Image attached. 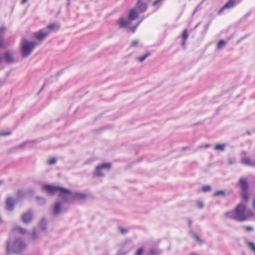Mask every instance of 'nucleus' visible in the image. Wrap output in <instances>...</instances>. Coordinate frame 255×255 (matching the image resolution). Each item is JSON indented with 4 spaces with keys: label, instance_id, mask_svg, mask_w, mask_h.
Wrapping results in <instances>:
<instances>
[{
    "label": "nucleus",
    "instance_id": "nucleus-1",
    "mask_svg": "<svg viewBox=\"0 0 255 255\" xmlns=\"http://www.w3.org/2000/svg\"><path fill=\"white\" fill-rule=\"evenodd\" d=\"M227 218H232L238 221H244L253 217V213L251 211H247L246 206L243 204H239L235 210L225 213Z\"/></svg>",
    "mask_w": 255,
    "mask_h": 255
},
{
    "label": "nucleus",
    "instance_id": "nucleus-2",
    "mask_svg": "<svg viewBox=\"0 0 255 255\" xmlns=\"http://www.w3.org/2000/svg\"><path fill=\"white\" fill-rule=\"evenodd\" d=\"M35 41H29L26 39H22L20 43L21 55L23 58L28 57L32 52L37 45Z\"/></svg>",
    "mask_w": 255,
    "mask_h": 255
},
{
    "label": "nucleus",
    "instance_id": "nucleus-3",
    "mask_svg": "<svg viewBox=\"0 0 255 255\" xmlns=\"http://www.w3.org/2000/svg\"><path fill=\"white\" fill-rule=\"evenodd\" d=\"M25 245L20 239H16L12 243L7 242L6 244L7 250L14 253H20Z\"/></svg>",
    "mask_w": 255,
    "mask_h": 255
},
{
    "label": "nucleus",
    "instance_id": "nucleus-4",
    "mask_svg": "<svg viewBox=\"0 0 255 255\" xmlns=\"http://www.w3.org/2000/svg\"><path fill=\"white\" fill-rule=\"evenodd\" d=\"M111 166V163H104L99 165L96 167L95 171L93 172V175L96 177H103L104 176V171L110 170Z\"/></svg>",
    "mask_w": 255,
    "mask_h": 255
},
{
    "label": "nucleus",
    "instance_id": "nucleus-5",
    "mask_svg": "<svg viewBox=\"0 0 255 255\" xmlns=\"http://www.w3.org/2000/svg\"><path fill=\"white\" fill-rule=\"evenodd\" d=\"M58 193L59 197L64 202H69L73 200V193L69 190L61 187Z\"/></svg>",
    "mask_w": 255,
    "mask_h": 255
},
{
    "label": "nucleus",
    "instance_id": "nucleus-6",
    "mask_svg": "<svg viewBox=\"0 0 255 255\" xmlns=\"http://www.w3.org/2000/svg\"><path fill=\"white\" fill-rule=\"evenodd\" d=\"M6 62L7 63H12L15 62L13 53L10 51H6L3 56H0V63Z\"/></svg>",
    "mask_w": 255,
    "mask_h": 255
},
{
    "label": "nucleus",
    "instance_id": "nucleus-7",
    "mask_svg": "<svg viewBox=\"0 0 255 255\" xmlns=\"http://www.w3.org/2000/svg\"><path fill=\"white\" fill-rule=\"evenodd\" d=\"M50 33L46 29H41L34 33V38L39 41H42Z\"/></svg>",
    "mask_w": 255,
    "mask_h": 255
},
{
    "label": "nucleus",
    "instance_id": "nucleus-8",
    "mask_svg": "<svg viewBox=\"0 0 255 255\" xmlns=\"http://www.w3.org/2000/svg\"><path fill=\"white\" fill-rule=\"evenodd\" d=\"M61 187L59 186H51L50 185H44L42 186L43 190H45L49 195H53L60 190Z\"/></svg>",
    "mask_w": 255,
    "mask_h": 255
},
{
    "label": "nucleus",
    "instance_id": "nucleus-9",
    "mask_svg": "<svg viewBox=\"0 0 255 255\" xmlns=\"http://www.w3.org/2000/svg\"><path fill=\"white\" fill-rule=\"evenodd\" d=\"M15 201L11 197H7L5 200V208L8 211H13L14 209Z\"/></svg>",
    "mask_w": 255,
    "mask_h": 255
},
{
    "label": "nucleus",
    "instance_id": "nucleus-10",
    "mask_svg": "<svg viewBox=\"0 0 255 255\" xmlns=\"http://www.w3.org/2000/svg\"><path fill=\"white\" fill-rule=\"evenodd\" d=\"M32 219L33 214L30 211L24 213L21 217V220L24 224L29 223L32 221Z\"/></svg>",
    "mask_w": 255,
    "mask_h": 255
},
{
    "label": "nucleus",
    "instance_id": "nucleus-11",
    "mask_svg": "<svg viewBox=\"0 0 255 255\" xmlns=\"http://www.w3.org/2000/svg\"><path fill=\"white\" fill-rule=\"evenodd\" d=\"M136 7L141 13L145 11L147 8V5L142 0H138L136 3Z\"/></svg>",
    "mask_w": 255,
    "mask_h": 255
},
{
    "label": "nucleus",
    "instance_id": "nucleus-12",
    "mask_svg": "<svg viewBox=\"0 0 255 255\" xmlns=\"http://www.w3.org/2000/svg\"><path fill=\"white\" fill-rule=\"evenodd\" d=\"M30 142H31V141H25L18 145L13 146L11 148H10V149H9L8 152L11 153L17 149H23L25 148L26 144L27 143H29Z\"/></svg>",
    "mask_w": 255,
    "mask_h": 255
},
{
    "label": "nucleus",
    "instance_id": "nucleus-13",
    "mask_svg": "<svg viewBox=\"0 0 255 255\" xmlns=\"http://www.w3.org/2000/svg\"><path fill=\"white\" fill-rule=\"evenodd\" d=\"M240 184L243 191H248L249 189V185L246 180L244 178H240Z\"/></svg>",
    "mask_w": 255,
    "mask_h": 255
},
{
    "label": "nucleus",
    "instance_id": "nucleus-14",
    "mask_svg": "<svg viewBox=\"0 0 255 255\" xmlns=\"http://www.w3.org/2000/svg\"><path fill=\"white\" fill-rule=\"evenodd\" d=\"M138 13L136 11L135 9L132 8L130 10L128 13V19L130 21H131L136 19L138 17Z\"/></svg>",
    "mask_w": 255,
    "mask_h": 255
},
{
    "label": "nucleus",
    "instance_id": "nucleus-15",
    "mask_svg": "<svg viewBox=\"0 0 255 255\" xmlns=\"http://www.w3.org/2000/svg\"><path fill=\"white\" fill-rule=\"evenodd\" d=\"M40 236L38 230L36 229H33L30 235V239L33 241H35L40 239Z\"/></svg>",
    "mask_w": 255,
    "mask_h": 255
},
{
    "label": "nucleus",
    "instance_id": "nucleus-16",
    "mask_svg": "<svg viewBox=\"0 0 255 255\" xmlns=\"http://www.w3.org/2000/svg\"><path fill=\"white\" fill-rule=\"evenodd\" d=\"M61 203L59 202L56 203L54 204V207H53V214L55 216L58 215L61 212Z\"/></svg>",
    "mask_w": 255,
    "mask_h": 255
},
{
    "label": "nucleus",
    "instance_id": "nucleus-17",
    "mask_svg": "<svg viewBox=\"0 0 255 255\" xmlns=\"http://www.w3.org/2000/svg\"><path fill=\"white\" fill-rule=\"evenodd\" d=\"M39 227L42 231H45L47 228V222L45 218H42L39 223Z\"/></svg>",
    "mask_w": 255,
    "mask_h": 255
},
{
    "label": "nucleus",
    "instance_id": "nucleus-18",
    "mask_svg": "<svg viewBox=\"0 0 255 255\" xmlns=\"http://www.w3.org/2000/svg\"><path fill=\"white\" fill-rule=\"evenodd\" d=\"M86 197H87L86 195L83 193L76 192V193H73V199H75L82 200V199H85L86 198Z\"/></svg>",
    "mask_w": 255,
    "mask_h": 255
},
{
    "label": "nucleus",
    "instance_id": "nucleus-19",
    "mask_svg": "<svg viewBox=\"0 0 255 255\" xmlns=\"http://www.w3.org/2000/svg\"><path fill=\"white\" fill-rule=\"evenodd\" d=\"M13 230L14 232H17L21 235H24L27 233V230L20 226H16Z\"/></svg>",
    "mask_w": 255,
    "mask_h": 255
},
{
    "label": "nucleus",
    "instance_id": "nucleus-20",
    "mask_svg": "<svg viewBox=\"0 0 255 255\" xmlns=\"http://www.w3.org/2000/svg\"><path fill=\"white\" fill-rule=\"evenodd\" d=\"M235 4L236 0H229L223 6V8H230L233 7Z\"/></svg>",
    "mask_w": 255,
    "mask_h": 255
},
{
    "label": "nucleus",
    "instance_id": "nucleus-21",
    "mask_svg": "<svg viewBox=\"0 0 255 255\" xmlns=\"http://www.w3.org/2000/svg\"><path fill=\"white\" fill-rule=\"evenodd\" d=\"M226 144L225 143L216 144L214 148L215 150L223 151L225 150Z\"/></svg>",
    "mask_w": 255,
    "mask_h": 255
},
{
    "label": "nucleus",
    "instance_id": "nucleus-22",
    "mask_svg": "<svg viewBox=\"0 0 255 255\" xmlns=\"http://www.w3.org/2000/svg\"><path fill=\"white\" fill-rule=\"evenodd\" d=\"M130 22L131 21L129 20H126L125 19H122L119 22V26L121 28L126 27L128 26L130 23Z\"/></svg>",
    "mask_w": 255,
    "mask_h": 255
},
{
    "label": "nucleus",
    "instance_id": "nucleus-23",
    "mask_svg": "<svg viewBox=\"0 0 255 255\" xmlns=\"http://www.w3.org/2000/svg\"><path fill=\"white\" fill-rule=\"evenodd\" d=\"M242 163L244 164L248 165L251 166H255V164L248 158H244L242 160Z\"/></svg>",
    "mask_w": 255,
    "mask_h": 255
},
{
    "label": "nucleus",
    "instance_id": "nucleus-24",
    "mask_svg": "<svg viewBox=\"0 0 255 255\" xmlns=\"http://www.w3.org/2000/svg\"><path fill=\"white\" fill-rule=\"evenodd\" d=\"M190 234L192 236V237L193 238H194L197 241V242H198L200 244L202 243V241H201L200 237L196 233H195L193 230L190 231Z\"/></svg>",
    "mask_w": 255,
    "mask_h": 255
},
{
    "label": "nucleus",
    "instance_id": "nucleus-25",
    "mask_svg": "<svg viewBox=\"0 0 255 255\" xmlns=\"http://www.w3.org/2000/svg\"><path fill=\"white\" fill-rule=\"evenodd\" d=\"M188 37H189V35H188L187 29H184L183 31V33H182V38L183 40V41L182 43V45L183 46H184L185 45L186 41L188 39Z\"/></svg>",
    "mask_w": 255,
    "mask_h": 255
},
{
    "label": "nucleus",
    "instance_id": "nucleus-26",
    "mask_svg": "<svg viewBox=\"0 0 255 255\" xmlns=\"http://www.w3.org/2000/svg\"><path fill=\"white\" fill-rule=\"evenodd\" d=\"M226 44V42L224 40H220L217 44V48L218 49H222L224 48Z\"/></svg>",
    "mask_w": 255,
    "mask_h": 255
},
{
    "label": "nucleus",
    "instance_id": "nucleus-27",
    "mask_svg": "<svg viewBox=\"0 0 255 255\" xmlns=\"http://www.w3.org/2000/svg\"><path fill=\"white\" fill-rule=\"evenodd\" d=\"M161 252L155 249H151L150 250V254L151 255H160Z\"/></svg>",
    "mask_w": 255,
    "mask_h": 255
},
{
    "label": "nucleus",
    "instance_id": "nucleus-28",
    "mask_svg": "<svg viewBox=\"0 0 255 255\" xmlns=\"http://www.w3.org/2000/svg\"><path fill=\"white\" fill-rule=\"evenodd\" d=\"M36 199L37 200L38 204L39 205H44L46 203L45 199L42 197H37Z\"/></svg>",
    "mask_w": 255,
    "mask_h": 255
},
{
    "label": "nucleus",
    "instance_id": "nucleus-29",
    "mask_svg": "<svg viewBox=\"0 0 255 255\" xmlns=\"http://www.w3.org/2000/svg\"><path fill=\"white\" fill-rule=\"evenodd\" d=\"M150 55V53H147L146 54H145V55H144L143 56H141L139 58H137V60L138 61H139L140 62H142L143 61H144L145 60V59L147 58Z\"/></svg>",
    "mask_w": 255,
    "mask_h": 255
},
{
    "label": "nucleus",
    "instance_id": "nucleus-30",
    "mask_svg": "<svg viewBox=\"0 0 255 255\" xmlns=\"http://www.w3.org/2000/svg\"><path fill=\"white\" fill-rule=\"evenodd\" d=\"M57 162V159L55 157H52L50 159H49L48 161H47V163L49 164V165H53L54 164H55Z\"/></svg>",
    "mask_w": 255,
    "mask_h": 255
},
{
    "label": "nucleus",
    "instance_id": "nucleus-31",
    "mask_svg": "<svg viewBox=\"0 0 255 255\" xmlns=\"http://www.w3.org/2000/svg\"><path fill=\"white\" fill-rule=\"evenodd\" d=\"M242 198L246 201H247L249 199V196L248 195L247 191H243L242 194Z\"/></svg>",
    "mask_w": 255,
    "mask_h": 255
},
{
    "label": "nucleus",
    "instance_id": "nucleus-32",
    "mask_svg": "<svg viewBox=\"0 0 255 255\" xmlns=\"http://www.w3.org/2000/svg\"><path fill=\"white\" fill-rule=\"evenodd\" d=\"M6 28L5 27L2 26L0 27V37H3L4 33L5 32Z\"/></svg>",
    "mask_w": 255,
    "mask_h": 255
},
{
    "label": "nucleus",
    "instance_id": "nucleus-33",
    "mask_svg": "<svg viewBox=\"0 0 255 255\" xmlns=\"http://www.w3.org/2000/svg\"><path fill=\"white\" fill-rule=\"evenodd\" d=\"M220 195L225 196V192L221 190V191H218L214 194V196H220Z\"/></svg>",
    "mask_w": 255,
    "mask_h": 255
},
{
    "label": "nucleus",
    "instance_id": "nucleus-34",
    "mask_svg": "<svg viewBox=\"0 0 255 255\" xmlns=\"http://www.w3.org/2000/svg\"><path fill=\"white\" fill-rule=\"evenodd\" d=\"M211 189V187L209 185H205L202 187V191L206 192L210 191Z\"/></svg>",
    "mask_w": 255,
    "mask_h": 255
},
{
    "label": "nucleus",
    "instance_id": "nucleus-35",
    "mask_svg": "<svg viewBox=\"0 0 255 255\" xmlns=\"http://www.w3.org/2000/svg\"><path fill=\"white\" fill-rule=\"evenodd\" d=\"M119 229L120 230V231L121 232V233L122 234H127L128 232V230L127 229H126V228H124L123 227H119Z\"/></svg>",
    "mask_w": 255,
    "mask_h": 255
},
{
    "label": "nucleus",
    "instance_id": "nucleus-36",
    "mask_svg": "<svg viewBox=\"0 0 255 255\" xmlns=\"http://www.w3.org/2000/svg\"><path fill=\"white\" fill-rule=\"evenodd\" d=\"M248 246L250 247V248L253 251H254L255 253V245L253 242H248Z\"/></svg>",
    "mask_w": 255,
    "mask_h": 255
},
{
    "label": "nucleus",
    "instance_id": "nucleus-37",
    "mask_svg": "<svg viewBox=\"0 0 255 255\" xmlns=\"http://www.w3.org/2000/svg\"><path fill=\"white\" fill-rule=\"evenodd\" d=\"M128 252V251L120 250L117 255H126Z\"/></svg>",
    "mask_w": 255,
    "mask_h": 255
},
{
    "label": "nucleus",
    "instance_id": "nucleus-38",
    "mask_svg": "<svg viewBox=\"0 0 255 255\" xmlns=\"http://www.w3.org/2000/svg\"><path fill=\"white\" fill-rule=\"evenodd\" d=\"M143 249L141 248H139L137 251H136V255H142L143 253Z\"/></svg>",
    "mask_w": 255,
    "mask_h": 255
},
{
    "label": "nucleus",
    "instance_id": "nucleus-39",
    "mask_svg": "<svg viewBox=\"0 0 255 255\" xmlns=\"http://www.w3.org/2000/svg\"><path fill=\"white\" fill-rule=\"evenodd\" d=\"M11 134V131H7V132H0V136H6V135H9Z\"/></svg>",
    "mask_w": 255,
    "mask_h": 255
},
{
    "label": "nucleus",
    "instance_id": "nucleus-40",
    "mask_svg": "<svg viewBox=\"0 0 255 255\" xmlns=\"http://www.w3.org/2000/svg\"><path fill=\"white\" fill-rule=\"evenodd\" d=\"M244 228L247 232H250L253 230V228L252 226H246Z\"/></svg>",
    "mask_w": 255,
    "mask_h": 255
},
{
    "label": "nucleus",
    "instance_id": "nucleus-41",
    "mask_svg": "<svg viewBox=\"0 0 255 255\" xmlns=\"http://www.w3.org/2000/svg\"><path fill=\"white\" fill-rule=\"evenodd\" d=\"M141 21V20H140L136 25H135L134 26H133V27L131 28L132 32L133 33L135 32L136 29L137 28V27L139 25V24L140 23Z\"/></svg>",
    "mask_w": 255,
    "mask_h": 255
},
{
    "label": "nucleus",
    "instance_id": "nucleus-42",
    "mask_svg": "<svg viewBox=\"0 0 255 255\" xmlns=\"http://www.w3.org/2000/svg\"><path fill=\"white\" fill-rule=\"evenodd\" d=\"M236 162V160L235 158L230 159L228 160V163L229 165H232L234 164Z\"/></svg>",
    "mask_w": 255,
    "mask_h": 255
},
{
    "label": "nucleus",
    "instance_id": "nucleus-43",
    "mask_svg": "<svg viewBox=\"0 0 255 255\" xmlns=\"http://www.w3.org/2000/svg\"><path fill=\"white\" fill-rule=\"evenodd\" d=\"M54 28V25L50 24V25H48L45 29H46L48 30H49V29H53Z\"/></svg>",
    "mask_w": 255,
    "mask_h": 255
},
{
    "label": "nucleus",
    "instance_id": "nucleus-44",
    "mask_svg": "<svg viewBox=\"0 0 255 255\" xmlns=\"http://www.w3.org/2000/svg\"><path fill=\"white\" fill-rule=\"evenodd\" d=\"M138 41L136 40L133 41L131 42L130 46L131 47L135 46L137 45Z\"/></svg>",
    "mask_w": 255,
    "mask_h": 255
},
{
    "label": "nucleus",
    "instance_id": "nucleus-45",
    "mask_svg": "<svg viewBox=\"0 0 255 255\" xmlns=\"http://www.w3.org/2000/svg\"><path fill=\"white\" fill-rule=\"evenodd\" d=\"M3 37H0V48L3 46Z\"/></svg>",
    "mask_w": 255,
    "mask_h": 255
},
{
    "label": "nucleus",
    "instance_id": "nucleus-46",
    "mask_svg": "<svg viewBox=\"0 0 255 255\" xmlns=\"http://www.w3.org/2000/svg\"><path fill=\"white\" fill-rule=\"evenodd\" d=\"M161 1V0H155L153 3V5H156V4H157L159 2H160Z\"/></svg>",
    "mask_w": 255,
    "mask_h": 255
},
{
    "label": "nucleus",
    "instance_id": "nucleus-47",
    "mask_svg": "<svg viewBox=\"0 0 255 255\" xmlns=\"http://www.w3.org/2000/svg\"><path fill=\"white\" fill-rule=\"evenodd\" d=\"M188 225H189V227L190 228H191V225H192V221L190 219L188 220Z\"/></svg>",
    "mask_w": 255,
    "mask_h": 255
},
{
    "label": "nucleus",
    "instance_id": "nucleus-48",
    "mask_svg": "<svg viewBox=\"0 0 255 255\" xmlns=\"http://www.w3.org/2000/svg\"><path fill=\"white\" fill-rule=\"evenodd\" d=\"M210 146H211V145L210 144H207L204 146H201V147H204L205 148H208V147H210Z\"/></svg>",
    "mask_w": 255,
    "mask_h": 255
},
{
    "label": "nucleus",
    "instance_id": "nucleus-49",
    "mask_svg": "<svg viewBox=\"0 0 255 255\" xmlns=\"http://www.w3.org/2000/svg\"><path fill=\"white\" fill-rule=\"evenodd\" d=\"M199 208H201H201H203V207H204V204H203V203H202V202H201V203H200V204H199Z\"/></svg>",
    "mask_w": 255,
    "mask_h": 255
},
{
    "label": "nucleus",
    "instance_id": "nucleus-50",
    "mask_svg": "<svg viewBox=\"0 0 255 255\" xmlns=\"http://www.w3.org/2000/svg\"><path fill=\"white\" fill-rule=\"evenodd\" d=\"M44 86H45V84H44L43 85L42 87H41V88L40 90V91H39V93H40V92L43 90V89L44 88Z\"/></svg>",
    "mask_w": 255,
    "mask_h": 255
},
{
    "label": "nucleus",
    "instance_id": "nucleus-51",
    "mask_svg": "<svg viewBox=\"0 0 255 255\" xmlns=\"http://www.w3.org/2000/svg\"><path fill=\"white\" fill-rule=\"evenodd\" d=\"M28 0H22V3L23 4L27 1Z\"/></svg>",
    "mask_w": 255,
    "mask_h": 255
},
{
    "label": "nucleus",
    "instance_id": "nucleus-52",
    "mask_svg": "<svg viewBox=\"0 0 255 255\" xmlns=\"http://www.w3.org/2000/svg\"><path fill=\"white\" fill-rule=\"evenodd\" d=\"M253 205L254 208L255 209V200L253 201Z\"/></svg>",
    "mask_w": 255,
    "mask_h": 255
},
{
    "label": "nucleus",
    "instance_id": "nucleus-53",
    "mask_svg": "<svg viewBox=\"0 0 255 255\" xmlns=\"http://www.w3.org/2000/svg\"><path fill=\"white\" fill-rule=\"evenodd\" d=\"M224 9H225V8H223V7H222V8H221V9L219 10V13H221V12H222V11H223Z\"/></svg>",
    "mask_w": 255,
    "mask_h": 255
},
{
    "label": "nucleus",
    "instance_id": "nucleus-54",
    "mask_svg": "<svg viewBox=\"0 0 255 255\" xmlns=\"http://www.w3.org/2000/svg\"><path fill=\"white\" fill-rule=\"evenodd\" d=\"M70 4H71V3H70V1H68L67 3V5L69 6L70 5Z\"/></svg>",
    "mask_w": 255,
    "mask_h": 255
},
{
    "label": "nucleus",
    "instance_id": "nucleus-55",
    "mask_svg": "<svg viewBox=\"0 0 255 255\" xmlns=\"http://www.w3.org/2000/svg\"><path fill=\"white\" fill-rule=\"evenodd\" d=\"M247 133L248 134H249V135H251V132H250V131H247Z\"/></svg>",
    "mask_w": 255,
    "mask_h": 255
},
{
    "label": "nucleus",
    "instance_id": "nucleus-56",
    "mask_svg": "<svg viewBox=\"0 0 255 255\" xmlns=\"http://www.w3.org/2000/svg\"><path fill=\"white\" fill-rule=\"evenodd\" d=\"M2 182L1 181H0V185L2 184Z\"/></svg>",
    "mask_w": 255,
    "mask_h": 255
},
{
    "label": "nucleus",
    "instance_id": "nucleus-57",
    "mask_svg": "<svg viewBox=\"0 0 255 255\" xmlns=\"http://www.w3.org/2000/svg\"><path fill=\"white\" fill-rule=\"evenodd\" d=\"M187 148V147H184L183 148L185 149H186Z\"/></svg>",
    "mask_w": 255,
    "mask_h": 255
},
{
    "label": "nucleus",
    "instance_id": "nucleus-58",
    "mask_svg": "<svg viewBox=\"0 0 255 255\" xmlns=\"http://www.w3.org/2000/svg\"><path fill=\"white\" fill-rule=\"evenodd\" d=\"M191 255H196V254H192Z\"/></svg>",
    "mask_w": 255,
    "mask_h": 255
},
{
    "label": "nucleus",
    "instance_id": "nucleus-59",
    "mask_svg": "<svg viewBox=\"0 0 255 255\" xmlns=\"http://www.w3.org/2000/svg\"><path fill=\"white\" fill-rule=\"evenodd\" d=\"M68 1H70V0H68Z\"/></svg>",
    "mask_w": 255,
    "mask_h": 255
}]
</instances>
